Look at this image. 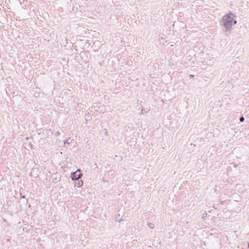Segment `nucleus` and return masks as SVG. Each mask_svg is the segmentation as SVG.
<instances>
[{
    "label": "nucleus",
    "instance_id": "nucleus-1",
    "mask_svg": "<svg viewBox=\"0 0 249 249\" xmlns=\"http://www.w3.org/2000/svg\"><path fill=\"white\" fill-rule=\"evenodd\" d=\"M224 25L227 28L231 26L232 24H236V21L234 20V16L232 14H229L224 18Z\"/></svg>",
    "mask_w": 249,
    "mask_h": 249
},
{
    "label": "nucleus",
    "instance_id": "nucleus-2",
    "mask_svg": "<svg viewBox=\"0 0 249 249\" xmlns=\"http://www.w3.org/2000/svg\"><path fill=\"white\" fill-rule=\"evenodd\" d=\"M82 174L80 172V170H77L76 172L73 173L71 175V178L73 180H77L81 178Z\"/></svg>",
    "mask_w": 249,
    "mask_h": 249
},
{
    "label": "nucleus",
    "instance_id": "nucleus-3",
    "mask_svg": "<svg viewBox=\"0 0 249 249\" xmlns=\"http://www.w3.org/2000/svg\"><path fill=\"white\" fill-rule=\"evenodd\" d=\"M83 184V182L82 180H79L76 184V186L78 187H81Z\"/></svg>",
    "mask_w": 249,
    "mask_h": 249
},
{
    "label": "nucleus",
    "instance_id": "nucleus-4",
    "mask_svg": "<svg viewBox=\"0 0 249 249\" xmlns=\"http://www.w3.org/2000/svg\"><path fill=\"white\" fill-rule=\"evenodd\" d=\"M240 121L241 122H243L244 121V117H241L240 119Z\"/></svg>",
    "mask_w": 249,
    "mask_h": 249
}]
</instances>
